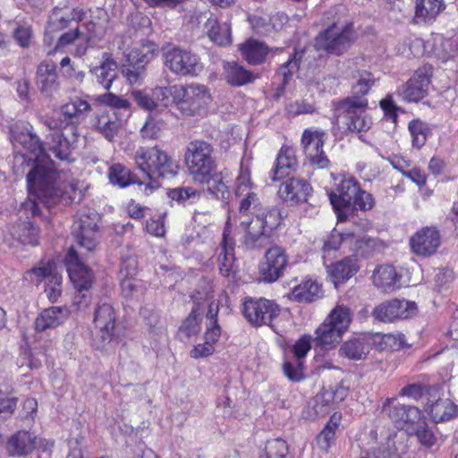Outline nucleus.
Wrapping results in <instances>:
<instances>
[{
  "mask_svg": "<svg viewBox=\"0 0 458 458\" xmlns=\"http://www.w3.org/2000/svg\"><path fill=\"white\" fill-rule=\"evenodd\" d=\"M240 225L244 230L242 245L246 250L260 252L274 245L271 233L261 226L259 219L242 220Z\"/></svg>",
  "mask_w": 458,
  "mask_h": 458,
  "instance_id": "2eb2a0df",
  "label": "nucleus"
},
{
  "mask_svg": "<svg viewBox=\"0 0 458 458\" xmlns=\"http://www.w3.org/2000/svg\"><path fill=\"white\" fill-rule=\"evenodd\" d=\"M252 219H259L261 226L268 230L270 233L273 229L276 228L282 222L283 216L281 211L277 208L261 210L256 213V216Z\"/></svg>",
  "mask_w": 458,
  "mask_h": 458,
  "instance_id": "603ef678",
  "label": "nucleus"
},
{
  "mask_svg": "<svg viewBox=\"0 0 458 458\" xmlns=\"http://www.w3.org/2000/svg\"><path fill=\"white\" fill-rule=\"evenodd\" d=\"M213 154L214 148L207 141L195 140L188 143L184 160L194 182L205 180L216 170V165Z\"/></svg>",
  "mask_w": 458,
  "mask_h": 458,
  "instance_id": "423d86ee",
  "label": "nucleus"
},
{
  "mask_svg": "<svg viewBox=\"0 0 458 458\" xmlns=\"http://www.w3.org/2000/svg\"><path fill=\"white\" fill-rule=\"evenodd\" d=\"M288 445L281 438L268 440L265 447V458H286Z\"/></svg>",
  "mask_w": 458,
  "mask_h": 458,
  "instance_id": "bf43d9fd",
  "label": "nucleus"
},
{
  "mask_svg": "<svg viewBox=\"0 0 458 458\" xmlns=\"http://www.w3.org/2000/svg\"><path fill=\"white\" fill-rule=\"evenodd\" d=\"M343 335V332L338 331L336 327L324 320V322L316 330L315 341L320 347L324 349H331L340 343Z\"/></svg>",
  "mask_w": 458,
  "mask_h": 458,
  "instance_id": "79ce46f5",
  "label": "nucleus"
},
{
  "mask_svg": "<svg viewBox=\"0 0 458 458\" xmlns=\"http://www.w3.org/2000/svg\"><path fill=\"white\" fill-rule=\"evenodd\" d=\"M249 21L253 31L260 36L268 35L274 28L271 19L267 17L253 15L249 18Z\"/></svg>",
  "mask_w": 458,
  "mask_h": 458,
  "instance_id": "69168bd1",
  "label": "nucleus"
},
{
  "mask_svg": "<svg viewBox=\"0 0 458 458\" xmlns=\"http://www.w3.org/2000/svg\"><path fill=\"white\" fill-rule=\"evenodd\" d=\"M36 84L40 92L51 95L59 88L56 64L53 61L41 62L36 72Z\"/></svg>",
  "mask_w": 458,
  "mask_h": 458,
  "instance_id": "a878e982",
  "label": "nucleus"
},
{
  "mask_svg": "<svg viewBox=\"0 0 458 458\" xmlns=\"http://www.w3.org/2000/svg\"><path fill=\"white\" fill-rule=\"evenodd\" d=\"M251 182L249 172L242 173L237 178L235 194L242 198L239 205L241 215L251 213L256 216V213L261 210V203L258 195L251 191Z\"/></svg>",
  "mask_w": 458,
  "mask_h": 458,
  "instance_id": "412c9836",
  "label": "nucleus"
},
{
  "mask_svg": "<svg viewBox=\"0 0 458 458\" xmlns=\"http://www.w3.org/2000/svg\"><path fill=\"white\" fill-rule=\"evenodd\" d=\"M134 160L138 168L149 180L174 177L177 174V165L157 145L140 147L135 152Z\"/></svg>",
  "mask_w": 458,
  "mask_h": 458,
  "instance_id": "20e7f679",
  "label": "nucleus"
},
{
  "mask_svg": "<svg viewBox=\"0 0 458 458\" xmlns=\"http://www.w3.org/2000/svg\"><path fill=\"white\" fill-rule=\"evenodd\" d=\"M414 434L419 441L425 446L430 447L436 444L437 437L432 428L428 425L426 418L423 416L410 430Z\"/></svg>",
  "mask_w": 458,
  "mask_h": 458,
  "instance_id": "8fccbe9b",
  "label": "nucleus"
},
{
  "mask_svg": "<svg viewBox=\"0 0 458 458\" xmlns=\"http://www.w3.org/2000/svg\"><path fill=\"white\" fill-rule=\"evenodd\" d=\"M98 101L108 106L107 109H115L122 113L121 110L129 112L130 103L127 99L120 98L113 93H105L98 97Z\"/></svg>",
  "mask_w": 458,
  "mask_h": 458,
  "instance_id": "052dcab7",
  "label": "nucleus"
},
{
  "mask_svg": "<svg viewBox=\"0 0 458 458\" xmlns=\"http://www.w3.org/2000/svg\"><path fill=\"white\" fill-rule=\"evenodd\" d=\"M374 81L375 80L370 72H360L357 82L352 88V95L345 98L367 99L365 96L370 90Z\"/></svg>",
  "mask_w": 458,
  "mask_h": 458,
  "instance_id": "864d4df0",
  "label": "nucleus"
},
{
  "mask_svg": "<svg viewBox=\"0 0 458 458\" xmlns=\"http://www.w3.org/2000/svg\"><path fill=\"white\" fill-rule=\"evenodd\" d=\"M352 40L350 27L339 28L333 24L316 37L315 47L328 54L340 55L349 48Z\"/></svg>",
  "mask_w": 458,
  "mask_h": 458,
  "instance_id": "1a4fd4ad",
  "label": "nucleus"
},
{
  "mask_svg": "<svg viewBox=\"0 0 458 458\" xmlns=\"http://www.w3.org/2000/svg\"><path fill=\"white\" fill-rule=\"evenodd\" d=\"M283 371L284 376L293 382H300L304 378L302 361L284 360Z\"/></svg>",
  "mask_w": 458,
  "mask_h": 458,
  "instance_id": "0e129e2a",
  "label": "nucleus"
},
{
  "mask_svg": "<svg viewBox=\"0 0 458 458\" xmlns=\"http://www.w3.org/2000/svg\"><path fill=\"white\" fill-rule=\"evenodd\" d=\"M199 295H200L199 292L191 295L195 306L180 327V331L187 337L197 335L200 330L199 323L201 321V312L199 309V300H201V297H199Z\"/></svg>",
  "mask_w": 458,
  "mask_h": 458,
  "instance_id": "37998d69",
  "label": "nucleus"
},
{
  "mask_svg": "<svg viewBox=\"0 0 458 458\" xmlns=\"http://www.w3.org/2000/svg\"><path fill=\"white\" fill-rule=\"evenodd\" d=\"M13 170L17 176L26 174L30 195L47 208L79 203L83 199L76 182L61 181L60 174L51 160L36 159L31 155L28 157L18 153L13 157Z\"/></svg>",
  "mask_w": 458,
  "mask_h": 458,
  "instance_id": "f257e3e1",
  "label": "nucleus"
},
{
  "mask_svg": "<svg viewBox=\"0 0 458 458\" xmlns=\"http://www.w3.org/2000/svg\"><path fill=\"white\" fill-rule=\"evenodd\" d=\"M354 239L352 233H340L334 231L327 239L324 243L323 249L325 250H336L342 244H349Z\"/></svg>",
  "mask_w": 458,
  "mask_h": 458,
  "instance_id": "680f3d73",
  "label": "nucleus"
},
{
  "mask_svg": "<svg viewBox=\"0 0 458 458\" xmlns=\"http://www.w3.org/2000/svg\"><path fill=\"white\" fill-rule=\"evenodd\" d=\"M394 398H387L383 403L382 411L400 428L409 431L422 417V411L415 406L394 404Z\"/></svg>",
  "mask_w": 458,
  "mask_h": 458,
  "instance_id": "dca6fc26",
  "label": "nucleus"
},
{
  "mask_svg": "<svg viewBox=\"0 0 458 458\" xmlns=\"http://www.w3.org/2000/svg\"><path fill=\"white\" fill-rule=\"evenodd\" d=\"M224 70L225 80L232 86L241 87L252 83L256 80L253 72L234 61L226 62L224 64Z\"/></svg>",
  "mask_w": 458,
  "mask_h": 458,
  "instance_id": "4c0bfd02",
  "label": "nucleus"
},
{
  "mask_svg": "<svg viewBox=\"0 0 458 458\" xmlns=\"http://www.w3.org/2000/svg\"><path fill=\"white\" fill-rule=\"evenodd\" d=\"M90 72L95 76L97 82L103 89L108 90L117 77V63L111 54L105 52L102 55L101 64L91 68Z\"/></svg>",
  "mask_w": 458,
  "mask_h": 458,
  "instance_id": "2f4dec72",
  "label": "nucleus"
},
{
  "mask_svg": "<svg viewBox=\"0 0 458 458\" xmlns=\"http://www.w3.org/2000/svg\"><path fill=\"white\" fill-rule=\"evenodd\" d=\"M163 60L165 66L178 76L194 77L203 70L199 55L179 47L164 50Z\"/></svg>",
  "mask_w": 458,
  "mask_h": 458,
  "instance_id": "6e6552de",
  "label": "nucleus"
},
{
  "mask_svg": "<svg viewBox=\"0 0 458 458\" xmlns=\"http://www.w3.org/2000/svg\"><path fill=\"white\" fill-rule=\"evenodd\" d=\"M67 272L71 281L73 283L75 288L79 291V294L75 297L78 299H85L86 295L81 293L82 291L88 290L93 281L91 270L85 266L78 257L77 251L71 248L66 258Z\"/></svg>",
  "mask_w": 458,
  "mask_h": 458,
  "instance_id": "a211bd4d",
  "label": "nucleus"
},
{
  "mask_svg": "<svg viewBox=\"0 0 458 458\" xmlns=\"http://www.w3.org/2000/svg\"><path fill=\"white\" fill-rule=\"evenodd\" d=\"M310 191V184L304 180L292 177L283 182L277 194L284 202H290L293 205L307 200Z\"/></svg>",
  "mask_w": 458,
  "mask_h": 458,
  "instance_id": "393cba45",
  "label": "nucleus"
},
{
  "mask_svg": "<svg viewBox=\"0 0 458 458\" xmlns=\"http://www.w3.org/2000/svg\"><path fill=\"white\" fill-rule=\"evenodd\" d=\"M382 351H398L409 345L406 344L405 335L403 334H387L379 337L377 342Z\"/></svg>",
  "mask_w": 458,
  "mask_h": 458,
  "instance_id": "13d9d810",
  "label": "nucleus"
},
{
  "mask_svg": "<svg viewBox=\"0 0 458 458\" xmlns=\"http://www.w3.org/2000/svg\"><path fill=\"white\" fill-rule=\"evenodd\" d=\"M35 447L36 437L26 430H20L12 435L5 444L6 452L10 456H26Z\"/></svg>",
  "mask_w": 458,
  "mask_h": 458,
  "instance_id": "cd10ccee",
  "label": "nucleus"
},
{
  "mask_svg": "<svg viewBox=\"0 0 458 458\" xmlns=\"http://www.w3.org/2000/svg\"><path fill=\"white\" fill-rule=\"evenodd\" d=\"M311 349V336L302 335L293 345L292 352L296 360L301 361Z\"/></svg>",
  "mask_w": 458,
  "mask_h": 458,
  "instance_id": "338daca9",
  "label": "nucleus"
},
{
  "mask_svg": "<svg viewBox=\"0 0 458 458\" xmlns=\"http://www.w3.org/2000/svg\"><path fill=\"white\" fill-rule=\"evenodd\" d=\"M440 244V233L435 226H425L418 230L410 238V245L412 252L423 258L433 255L437 250Z\"/></svg>",
  "mask_w": 458,
  "mask_h": 458,
  "instance_id": "6ab92c4d",
  "label": "nucleus"
},
{
  "mask_svg": "<svg viewBox=\"0 0 458 458\" xmlns=\"http://www.w3.org/2000/svg\"><path fill=\"white\" fill-rule=\"evenodd\" d=\"M238 49L245 61L251 65L264 63L268 53L267 45L253 38H249L239 45Z\"/></svg>",
  "mask_w": 458,
  "mask_h": 458,
  "instance_id": "f704fd0d",
  "label": "nucleus"
},
{
  "mask_svg": "<svg viewBox=\"0 0 458 458\" xmlns=\"http://www.w3.org/2000/svg\"><path fill=\"white\" fill-rule=\"evenodd\" d=\"M325 320L344 334L350 327L352 314L349 307L344 304L336 305Z\"/></svg>",
  "mask_w": 458,
  "mask_h": 458,
  "instance_id": "c03bdc74",
  "label": "nucleus"
},
{
  "mask_svg": "<svg viewBox=\"0 0 458 458\" xmlns=\"http://www.w3.org/2000/svg\"><path fill=\"white\" fill-rule=\"evenodd\" d=\"M444 7L443 0H416L415 19L417 22H431Z\"/></svg>",
  "mask_w": 458,
  "mask_h": 458,
  "instance_id": "a19ab883",
  "label": "nucleus"
},
{
  "mask_svg": "<svg viewBox=\"0 0 458 458\" xmlns=\"http://www.w3.org/2000/svg\"><path fill=\"white\" fill-rule=\"evenodd\" d=\"M432 66L418 68L411 79L398 89L399 95L407 102H419L428 93Z\"/></svg>",
  "mask_w": 458,
  "mask_h": 458,
  "instance_id": "4468645a",
  "label": "nucleus"
},
{
  "mask_svg": "<svg viewBox=\"0 0 458 458\" xmlns=\"http://www.w3.org/2000/svg\"><path fill=\"white\" fill-rule=\"evenodd\" d=\"M322 296L321 285L315 280L306 279L296 285L289 294L291 300L311 302Z\"/></svg>",
  "mask_w": 458,
  "mask_h": 458,
  "instance_id": "58836bf2",
  "label": "nucleus"
},
{
  "mask_svg": "<svg viewBox=\"0 0 458 458\" xmlns=\"http://www.w3.org/2000/svg\"><path fill=\"white\" fill-rule=\"evenodd\" d=\"M155 55V46H143L140 50L129 55L128 64L123 65V74L131 84L137 83L145 75L146 64Z\"/></svg>",
  "mask_w": 458,
  "mask_h": 458,
  "instance_id": "aec40b11",
  "label": "nucleus"
},
{
  "mask_svg": "<svg viewBox=\"0 0 458 458\" xmlns=\"http://www.w3.org/2000/svg\"><path fill=\"white\" fill-rule=\"evenodd\" d=\"M372 280L383 293H393L401 287V276L390 265L378 266L373 272Z\"/></svg>",
  "mask_w": 458,
  "mask_h": 458,
  "instance_id": "bb28decb",
  "label": "nucleus"
},
{
  "mask_svg": "<svg viewBox=\"0 0 458 458\" xmlns=\"http://www.w3.org/2000/svg\"><path fill=\"white\" fill-rule=\"evenodd\" d=\"M348 388L342 385H335L328 390H325L316 396L314 405L315 412L318 416L324 417L330 412L331 405L335 403L344 401L348 395Z\"/></svg>",
  "mask_w": 458,
  "mask_h": 458,
  "instance_id": "c85d7f7f",
  "label": "nucleus"
},
{
  "mask_svg": "<svg viewBox=\"0 0 458 458\" xmlns=\"http://www.w3.org/2000/svg\"><path fill=\"white\" fill-rule=\"evenodd\" d=\"M329 199L341 219L352 215L354 210H370L375 205L373 196L362 190L353 178L342 180L336 192H330Z\"/></svg>",
  "mask_w": 458,
  "mask_h": 458,
  "instance_id": "7ed1b4c3",
  "label": "nucleus"
},
{
  "mask_svg": "<svg viewBox=\"0 0 458 458\" xmlns=\"http://www.w3.org/2000/svg\"><path fill=\"white\" fill-rule=\"evenodd\" d=\"M304 55V50H295L293 57L284 64L278 71L277 76L282 77V87H285L293 72L300 67Z\"/></svg>",
  "mask_w": 458,
  "mask_h": 458,
  "instance_id": "5fc2aeb1",
  "label": "nucleus"
},
{
  "mask_svg": "<svg viewBox=\"0 0 458 458\" xmlns=\"http://www.w3.org/2000/svg\"><path fill=\"white\" fill-rule=\"evenodd\" d=\"M125 120L115 109H104L96 114L93 125L107 140L112 141L118 134Z\"/></svg>",
  "mask_w": 458,
  "mask_h": 458,
  "instance_id": "4be33fe9",
  "label": "nucleus"
},
{
  "mask_svg": "<svg viewBox=\"0 0 458 458\" xmlns=\"http://www.w3.org/2000/svg\"><path fill=\"white\" fill-rule=\"evenodd\" d=\"M221 252L218 255L217 262L220 274L223 276H229L234 268V246L235 241L232 235V225L230 218L227 219L220 243Z\"/></svg>",
  "mask_w": 458,
  "mask_h": 458,
  "instance_id": "5701e85b",
  "label": "nucleus"
},
{
  "mask_svg": "<svg viewBox=\"0 0 458 458\" xmlns=\"http://www.w3.org/2000/svg\"><path fill=\"white\" fill-rule=\"evenodd\" d=\"M298 165L295 150L288 146H283L277 155L272 172V180L279 181L291 175Z\"/></svg>",
  "mask_w": 458,
  "mask_h": 458,
  "instance_id": "c756f323",
  "label": "nucleus"
},
{
  "mask_svg": "<svg viewBox=\"0 0 458 458\" xmlns=\"http://www.w3.org/2000/svg\"><path fill=\"white\" fill-rule=\"evenodd\" d=\"M359 269L357 259L347 257L328 267V273L335 285L344 283L353 276Z\"/></svg>",
  "mask_w": 458,
  "mask_h": 458,
  "instance_id": "e433bc0d",
  "label": "nucleus"
},
{
  "mask_svg": "<svg viewBox=\"0 0 458 458\" xmlns=\"http://www.w3.org/2000/svg\"><path fill=\"white\" fill-rule=\"evenodd\" d=\"M108 179L114 185L125 188L135 182L131 171L122 164H114L108 169Z\"/></svg>",
  "mask_w": 458,
  "mask_h": 458,
  "instance_id": "49530a36",
  "label": "nucleus"
},
{
  "mask_svg": "<svg viewBox=\"0 0 458 458\" xmlns=\"http://www.w3.org/2000/svg\"><path fill=\"white\" fill-rule=\"evenodd\" d=\"M53 267L50 263L41 264L38 267H34L30 270H28L25 273V278L30 279L31 281H35L37 284H39L44 279H50L51 276H54Z\"/></svg>",
  "mask_w": 458,
  "mask_h": 458,
  "instance_id": "e2e57ef3",
  "label": "nucleus"
},
{
  "mask_svg": "<svg viewBox=\"0 0 458 458\" xmlns=\"http://www.w3.org/2000/svg\"><path fill=\"white\" fill-rule=\"evenodd\" d=\"M116 317L113 307L104 303L97 309L95 312L94 324L98 329V336L103 343V346L106 343H110L114 335Z\"/></svg>",
  "mask_w": 458,
  "mask_h": 458,
  "instance_id": "b1692460",
  "label": "nucleus"
},
{
  "mask_svg": "<svg viewBox=\"0 0 458 458\" xmlns=\"http://www.w3.org/2000/svg\"><path fill=\"white\" fill-rule=\"evenodd\" d=\"M11 138L14 147H21L29 154L38 158H45L47 150L50 151L34 132L33 126L28 122L19 121L10 128Z\"/></svg>",
  "mask_w": 458,
  "mask_h": 458,
  "instance_id": "9d476101",
  "label": "nucleus"
},
{
  "mask_svg": "<svg viewBox=\"0 0 458 458\" xmlns=\"http://www.w3.org/2000/svg\"><path fill=\"white\" fill-rule=\"evenodd\" d=\"M131 94L140 107L148 111H152L157 107V102H155L152 93L149 95L141 90H133Z\"/></svg>",
  "mask_w": 458,
  "mask_h": 458,
  "instance_id": "774afa93",
  "label": "nucleus"
},
{
  "mask_svg": "<svg viewBox=\"0 0 458 458\" xmlns=\"http://www.w3.org/2000/svg\"><path fill=\"white\" fill-rule=\"evenodd\" d=\"M212 102L208 87L199 83L179 85L177 109L186 116H193L205 112Z\"/></svg>",
  "mask_w": 458,
  "mask_h": 458,
  "instance_id": "0eeeda50",
  "label": "nucleus"
},
{
  "mask_svg": "<svg viewBox=\"0 0 458 458\" xmlns=\"http://www.w3.org/2000/svg\"><path fill=\"white\" fill-rule=\"evenodd\" d=\"M417 311L415 302L405 300L394 299L377 306L372 316L381 322H394L397 319H407Z\"/></svg>",
  "mask_w": 458,
  "mask_h": 458,
  "instance_id": "f3484780",
  "label": "nucleus"
},
{
  "mask_svg": "<svg viewBox=\"0 0 458 458\" xmlns=\"http://www.w3.org/2000/svg\"><path fill=\"white\" fill-rule=\"evenodd\" d=\"M335 115L341 119L351 132H366L372 125V119L367 114L368 99L342 98L334 103Z\"/></svg>",
  "mask_w": 458,
  "mask_h": 458,
  "instance_id": "39448f33",
  "label": "nucleus"
},
{
  "mask_svg": "<svg viewBox=\"0 0 458 458\" xmlns=\"http://www.w3.org/2000/svg\"><path fill=\"white\" fill-rule=\"evenodd\" d=\"M287 265L288 255L285 250L274 244L266 250L259 264V274L265 283H274L284 276Z\"/></svg>",
  "mask_w": 458,
  "mask_h": 458,
  "instance_id": "f8f14e48",
  "label": "nucleus"
},
{
  "mask_svg": "<svg viewBox=\"0 0 458 458\" xmlns=\"http://www.w3.org/2000/svg\"><path fill=\"white\" fill-rule=\"evenodd\" d=\"M205 30L208 38L219 46H227L231 43V31L227 23H220L213 13L205 22Z\"/></svg>",
  "mask_w": 458,
  "mask_h": 458,
  "instance_id": "ea45409f",
  "label": "nucleus"
},
{
  "mask_svg": "<svg viewBox=\"0 0 458 458\" xmlns=\"http://www.w3.org/2000/svg\"><path fill=\"white\" fill-rule=\"evenodd\" d=\"M98 221L99 216L96 210L89 208H83L77 213V219L74 221L72 228H98Z\"/></svg>",
  "mask_w": 458,
  "mask_h": 458,
  "instance_id": "4d7b16f0",
  "label": "nucleus"
},
{
  "mask_svg": "<svg viewBox=\"0 0 458 458\" xmlns=\"http://www.w3.org/2000/svg\"><path fill=\"white\" fill-rule=\"evenodd\" d=\"M179 85L157 87L152 90L153 98L158 106H168L171 103L177 106Z\"/></svg>",
  "mask_w": 458,
  "mask_h": 458,
  "instance_id": "3c124183",
  "label": "nucleus"
},
{
  "mask_svg": "<svg viewBox=\"0 0 458 458\" xmlns=\"http://www.w3.org/2000/svg\"><path fill=\"white\" fill-rule=\"evenodd\" d=\"M72 234L78 245L87 252L93 250L98 245V228H72Z\"/></svg>",
  "mask_w": 458,
  "mask_h": 458,
  "instance_id": "a18cd8bd",
  "label": "nucleus"
},
{
  "mask_svg": "<svg viewBox=\"0 0 458 458\" xmlns=\"http://www.w3.org/2000/svg\"><path fill=\"white\" fill-rule=\"evenodd\" d=\"M91 109L90 105L76 98L63 105L60 112L44 122L50 132L46 136V145L60 160H69L78 141L77 123Z\"/></svg>",
  "mask_w": 458,
  "mask_h": 458,
  "instance_id": "f03ea898",
  "label": "nucleus"
},
{
  "mask_svg": "<svg viewBox=\"0 0 458 458\" xmlns=\"http://www.w3.org/2000/svg\"><path fill=\"white\" fill-rule=\"evenodd\" d=\"M369 337L360 335L344 342L339 349V354L350 360H360L369 353Z\"/></svg>",
  "mask_w": 458,
  "mask_h": 458,
  "instance_id": "72a5a7b5",
  "label": "nucleus"
},
{
  "mask_svg": "<svg viewBox=\"0 0 458 458\" xmlns=\"http://www.w3.org/2000/svg\"><path fill=\"white\" fill-rule=\"evenodd\" d=\"M326 133L322 131L306 129L301 136V146L305 155L315 169H328L330 160L323 150Z\"/></svg>",
  "mask_w": 458,
  "mask_h": 458,
  "instance_id": "ddd939ff",
  "label": "nucleus"
},
{
  "mask_svg": "<svg viewBox=\"0 0 458 458\" xmlns=\"http://www.w3.org/2000/svg\"><path fill=\"white\" fill-rule=\"evenodd\" d=\"M38 228L28 220H20L13 224L10 229L11 236L21 244L35 246L38 243Z\"/></svg>",
  "mask_w": 458,
  "mask_h": 458,
  "instance_id": "c9c22d12",
  "label": "nucleus"
},
{
  "mask_svg": "<svg viewBox=\"0 0 458 458\" xmlns=\"http://www.w3.org/2000/svg\"><path fill=\"white\" fill-rule=\"evenodd\" d=\"M196 182L207 184L208 191L216 199H224L228 193V187L223 181L222 174L216 173V170L210 173L205 180L196 181Z\"/></svg>",
  "mask_w": 458,
  "mask_h": 458,
  "instance_id": "09e8293b",
  "label": "nucleus"
},
{
  "mask_svg": "<svg viewBox=\"0 0 458 458\" xmlns=\"http://www.w3.org/2000/svg\"><path fill=\"white\" fill-rule=\"evenodd\" d=\"M280 308L274 301L260 298H247L242 305V313L248 322L255 327L272 326L273 320L280 314Z\"/></svg>",
  "mask_w": 458,
  "mask_h": 458,
  "instance_id": "9b49d317",
  "label": "nucleus"
},
{
  "mask_svg": "<svg viewBox=\"0 0 458 458\" xmlns=\"http://www.w3.org/2000/svg\"><path fill=\"white\" fill-rule=\"evenodd\" d=\"M409 131L412 138V146L420 148L427 141L429 133L428 126L420 120H412L409 123Z\"/></svg>",
  "mask_w": 458,
  "mask_h": 458,
  "instance_id": "6e6d98bb",
  "label": "nucleus"
},
{
  "mask_svg": "<svg viewBox=\"0 0 458 458\" xmlns=\"http://www.w3.org/2000/svg\"><path fill=\"white\" fill-rule=\"evenodd\" d=\"M434 53L444 61L448 60L458 53V43L453 38L437 35L434 39Z\"/></svg>",
  "mask_w": 458,
  "mask_h": 458,
  "instance_id": "de8ad7c7",
  "label": "nucleus"
},
{
  "mask_svg": "<svg viewBox=\"0 0 458 458\" xmlns=\"http://www.w3.org/2000/svg\"><path fill=\"white\" fill-rule=\"evenodd\" d=\"M69 316L66 307L53 306L43 310L36 318L34 326L38 332H43L49 328H55L63 324Z\"/></svg>",
  "mask_w": 458,
  "mask_h": 458,
  "instance_id": "7c9ffc66",
  "label": "nucleus"
},
{
  "mask_svg": "<svg viewBox=\"0 0 458 458\" xmlns=\"http://www.w3.org/2000/svg\"><path fill=\"white\" fill-rule=\"evenodd\" d=\"M425 411L435 423H439L455 417L458 413V407L448 398H439L435 402L428 403L425 406Z\"/></svg>",
  "mask_w": 458,
  "mask_h": 458,
  "instance_id": "473e14b6",
  "label": "nucleus"
}]
</instances>
